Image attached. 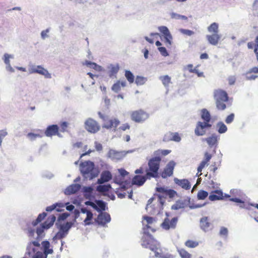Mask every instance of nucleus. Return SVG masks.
<instances>
[{"mask_svg": "<svg viewBox=\"0 0 258 258\" xmlns=\"http://www.w3.org/2000/svg\"><path fill=\"white\" fill-rule=\"evenodd\" d=\"M83 65H85L86 67L93 69L97 71L101 72L104 70L103 68L97 63L92 62L89 60H85V61L83 63Z\"/></svg>", "mask_w": 258, "mask_h": 258, "instance_id": "26", "label": "nucleus"}, {"mask_svg": "<svg viewBox=\"0 0 258 258\" xmlns=\"http://www.w3.org/2000/svg\"><path fill=\"white\" fill-rule=\"evenodd\" d=\"M70 214L67 213H64L60 214L57 219V222H60L61 221H63L66 219L69 216Z\"/></svg>", "mask_w": 258, "mask_h": 258, "instance_id": "55", "label": "nucleus"}, {"mask_svg": "<svg viewBox=\"0 0 258 258\" xmlns=\"http://www.w3.org/2000/svg\"><path fill=\"white\" fill-rule=\"evenodd\" d=\"M234 118V114L231 113L226 117V118L225 119V122L227 124H229L233 121Z\"/></svg>", "mask_w": 258, "mask_h": 258, "instance_id": "58", "label": "nucleus"}, {"mask_svg": "<svg viewBox=\"0 0 258 258\" xmlns=\"http://www.w3.org/2000/svg\"><path fill=\"white\" fill-rule=\"evenodd\" d=\"M229 84L232 85L234 84L236 80V78L234 76H231L228 77V79Z\"/></svg>", "mask_w": 258, "mask_h": 258, "instance_id": "63", "label": "nucleus"}, {"mask_svg": "<svg viewBox=\"0 0 258 258\" xmlns=\"http://www.w3.org/2000/svg\"><path fill=\"white\" fill-rule=\"evenodd\" d=\"M120 121L118 119L116 118L109 119L104 122L103 123L102 127L103 128H106L107 129H111L112 128H114V131L115 130V128L118 125Z\"/></svg>", "mask_w": 258, "mask_h": 258, "instance_id": "17", "label": "nucleus"}, {"mask_svg": "<svg viewBox=\"0 0 258 258\" xmlns=\"http://www.w3.org/2000/svg\"><path fill=\"white\" fill-rule=\"evenodd\" d=\"M35 232V229H32L31 227H30L28 229L27 234L28 236L30 237H33L34 235Z\"/></svg>", "mask_w": 258, "mask_h": 258, "instance_id": "61", "label": "nucleus"}, {"mask_svg": "<svg viewBox=\"0 0 258 258\" xmlns=\"http://www.w3.org/2000/svg\"><path fill=\"white\" fill-rule=\"evenodd\" d=\"M211 224L208 221V217H203L200 220L201 228L205 232L211 229Z\"/></svg>", "mask_w": 258, "mask_h": 258, "instance_id": "25", "label": "nucleus"}, {"mask_svg": "<svg viewBox=\"0 0 258 258\" xmlns=\"http://www.w3.org/2000/svg\"><path fill=\"white\" fill-rule=\"evenodd\" d=\"M68 127V122H67L66 121L62 122L60 124V131L61 132H64L67 131Z\"/></svg>", "mask_w": 258, "mask_h": 258, "instance_id": "54", "label": "nucleus"}, {"mask_svg": "<svg viewBox=\"0 0 258 258\" xmlns=\"http://www.w3.org/2000/svg\"><path fill=\"white\" fill-rule=\"evenodd\" d=\"M99 171L95 167L93 162L85 161L82 162V175L85 179H92L98 176Z\"/></svg>", "mask_w": 258, "mask_h": 258, "instance_id": "1", "label": "nucleus"}, {"mask_svg": "<svg viewBox=\"0 0 258 258\" xmlns=\"http://www.w3.org/2000/svg\"><path fill=\"white\" fill-rule=\"evenodd\" d=\"M111 188V186L110 184H99L96 187V190L101 193H105L108 191H109Z\"/></svg>", "mask_w": 258, "mask_h": 258, "instance_id": "30", "label": "nucleus"}, {"mask_svg": "<svg viewBox=\"0 0 258 258\" xmlns=\"http://www.w3.org/2000/svg\"><path fill=\"white\" fill-rule=\"evenodd\" d=\"M93 190V189L91 186H84L83 187V191L84 192V196L86 198V199H90V198L92 196Z\"/></svg>", "mask_w": 258, "mask_h": 258, "instance_id": "35", "label": "nucleus"}, {"mask_svg": "<svg viewBox=\"0 0 258 258\" xmlns=\"http://www.w3.org/2000/svg\"><path fill=\"white\" fill-rule=\"evenodd\" d=\"M190 198L186 197L183 200H177L175 203L171 206V209L177 210L180 209H183L190 204Z\"/></svg>", "mask_w": 258, "mask_h": 258, "instance_id": "12", "label": "nucleus"}, {"mask_svg": "<svg viewBox=\"0 0 258 258\" xmlns=\"http://www.w3.org/2000/svg\"><path fill=\"white\" fill-rule=\"evenodd\" d=\"M42 245L44 250L43 253L45 255V258H47L48 254H51L53 253V249L52 248H50V243L48 241H43L42 242Z\"/></svg>", "mask_w": 258, "mask_h": 258, "instance_id": "28", "label": "nucleus"}, {"mask_svg": "<svg viewBox=\"0 0 258 258\" xmlns=\"http://www.w3.org/2000/svg\"><path fill=\"white\" fill-rule=\"evenodd\" d=\"M218 137L215 134H213L211 136L204 139L203 141H206L209 146L212 148L214 146H217L218 141Z\"/></svg>", "mask_w": 258, "mask_h": 258, "instance_id": "24", "label": "nucleus"}, {"mask_svg": "<svg viewBox=\"0 0 258 258\" xmlns=\"http://www.w3.org/2000/svg\"><path fill=\"white\" fill-rule=\"evenodd\" d=\"M159 31L163 34L164 36L170 32L168 28L166 26H162L158 27Z\"/></svg>", "mask_w": 258, "mask_h": 258, "instance_id": "50", "label": "nucleus"}, {"mask_svg": "<svg viewBox=\"0 0 258 258\" xmlns=\"http://www.w3.org/2000/svg\"><path fill=\"white\" fill-rule=\"evenodd\" d=\"M68 204L69 203H66L65 204L62 203H56L46 207V211L47 212H51L55 209L57 212H61L64 210L66 205Z\"/></svg>", "mask_w": 258, "mask_h": 258, "instance_id": "22", "label": "nucleus"}, {"mask_svg": "<svg viewBox=\"0 0 258 258\" xmlns=\"http://www.w3.org/2000/svg\"><path fill=\"white\" fill-rule=\"evenodd\" d=\"M170 151L168 150H158L157 151H156L154 153V155L156 156H160V155L161 154L164 156H166L168 155L169 153H170Z\"/></svg>", "mask_w": 258, "mask_h": 258, "instance_id": "44", "label": "nucleus"}, {"mask_svg": "<svg viewBox=\"0 0 258 258\" xmlns=\"http://www.w3.org/2000/svg\"><path fill=\"white\" fill-rule=\"evenodd\" d=\"M82 213L87 214V216L84 222L85 225H89L90 224V221H91L93 218V214L90 212H88L85 209L82 208Z\"/></svg>", "mask_w": 258, "mask_h": 258, "instance_id": "33", "label": "nucleus"}, {"mask_svg": "<svg viewBox=\"0 0 258 258\" xmlns=\"http://www.w3.org/2000/svg\"><path fill=\"white\" fill-rule=\"evenodd\" d=\"M185 244L188 247L195 248L199 245V243L198 242L189 240L185 242Z\"/></svg>", "mask_w": 258, "mask_h": 258, "instance_id": "47", "label": "nucleus"}, {"mask_svg": "<svg viewBox=\"0 0 258 258\" xmlns=\"http://www.w3.org/2000/svg\"><path fill=\"white\" fill-rule=\"evenodd\" d=\"M40 132L42 133V131H40ZM27 136L31 141H34L37 138H42L43 136L42 134L40 133L34 134L32 133H29L27 134Z\"/></svg>", "mask_w": 258, "mask_h": 258, "instance_id": "40", "label": "nucleus"}, {"mask_svg": "<svg viewBox=\"0 0 258 258\" xmlns=\"http://www.w3.org/2000/svg\"><path fill=\"white\" fill-rule=\"evenodd\" d=\"M66 235L67 234L59 230V231L56 234L55 237L57 239H61L66 236Z\"/></svg>", "mask_w": 258, "mask_h": 258, "instance_id": "59", "label": "nucleus"}, {"mask_svg": "<svg viewBox=\"0 0 258 258\" xmlns=\"http://www.w3.org/2000/svg\"><path fill=\"white\" fill-rule=\"evenodd\" d=\"M228 229L226 227H222L220 229V230L219 232V234L221 236H227L228 235Z\"/></svg>", "mask_w": 258, "mask_h": 258, "instance_id": "56", "label": "nucleus"}, {"mask_svg": "<svg viewBox=\"0 0 258 258\" xmlns=\"http://www.w3.org/2000/svg\"><path fill=\"white\" fill-rule=\"evenodd\" d=\"M154 239L152 235H144L142 238V245L145 248H149L151 250L154 251L156 249L155 246L152 244Z\"/></svg>", "mask_w": 258, "mask_h": 258, "instance_id": "9", "label": "nucleus"}, {"mask_svg": "<svg viewBox=\"0 0 258 258\" xmlns=\"http://www.w3.org/2000/svg\"><path fill=\"white\" fill-rule=\"evenodd\" d=\"M119 68V65L118 64H117L116 65L110 64L108 66V69L110 70L109 76L111 77L113 76L114 74H116L118 72Z\"/></svg>", "mask_w": 258, "mask_h": 258, "instance_id": "37", "label": "nucleus"}, {"mask_svg": "<svg viewBox=\"0 0 258 258\" xmlns=\"http://www.w3.org/2000/svg\"><path fill=\"white\" fill-rule=\"evenodd\" d=\"M148 178L149 179L146 175L145 176L135 175L133 178L132 184L139 186H142L144 184Z\"/></svg>", "mask_w": 258, "mask_h": 258, "instance_id": "21", "label": "nucleus"}, {"mask_svg": "<svg viewBox=\"0 0 258 258\" xmlns=\"http://www.w3.org/2000/svg\"><path fill=\"white\" fill-rule=\"evenodd\" d=\"M177 221V217L173 218L171 221L168 218H166L162 223L161 226L165 230H169L170 228L174 229L176 227Z\"/></svg>", "mask_w": 258, "mask_h": 258, "instance_id": "11", "label": "nucleus"}, {"mask_svg": "<svg viewBox=\"0 0 258 258\" xmlns=\"http://www.w3.org/2000/svg\"><path fill=\"white\" fill-rule=\"evenodd\" d=\"M179 31L182 34L189 36L192 35L195 33V32L191 30L183 28L179 29Z\"/></svg>", "mask_w": 258, "mask_h": 258, "instance_id": "48", "label": "nucleus"}, {"mask_svg": "<svg viewBox=\"0 0 258 258\" xmlns=\"http://www.w3.org/2000/svg\"><path fill=\"white\" fill-rule=\"evenodd\" d=\"M29 73L30 74L37 73L44 76L46 78H51V75L48 71L41 66L32 67L29 69Z\"/></svg>", "mask_w": 258, "mask_h": 258, "instance_id": "10", "label": "nucleus"}, {"mask_svg": "<svg viewBox=\"0 0 258 258\" xmlns=\"http://www.w3.org/2000/svg\"><path fill=\"white\" fill-rule=\"evenodd\" d=\"M45 135L47 137H52L53 136H58L60 137L59 133V127L57 125L52 124L47 126L45 132Z\"/></svg>", "mask_w": 258, "mask_h": 258, "instance_id": "14", "label": "nucleus"}, {"mask_svg": "<svg viewBox=\"0 0 258 258\" xmlns=\"http://www.w3.org/2000/svg\"><path fill=\"white\" fill-rule=\"evenodd\" d=\"M111 218L110 215L107 213H101L97 217V222L98 224L104 226L106 223L110 221Z\"/></svg>", "mask_w": 258, "mask_h": 258, "instance_id": "16", "label": "nucleus"}, {"mask_svg": "<svg viewBox=\"0 0 258 258\" xmlns=\"http://www.w3.org/2000/svg\"><path fill=\"white\" fill-rule=\"evenodd\" d=\"M72 225L73 223L72 222H67L65 224L60 225L59 230L67 234L69 230Z\"/></svg>", "mask_w": 258, "mask_h": 258, "instance_id": "38", "label": "nucleus"}, {"mask_svg": "<svg viewBox=\"0 0 258 258\" xmlns=\"http://www.w3.org/2000/svg\"><path fill=\"white\" fill-rule=\"evenodd\" d=\"M149 160V169L146 171V176L149 179L151 177L156 178L158 176L160 162L161 158L160 156H156Z\"/></svg>", "mask_w": 258, "mask_h": 258, "instance_id": "2", "label": "nucleus"}, {"mask_svg": "<svg viewBox=\"0 0 258 258\" xmlns=\"http://www.w3.org/2000/svg\"><path fill=\"white\" fill-rule=\"evenodd\" d=\"M180 255L182 258H190V254L184 249H181L179 250Z\"/></svg>", "mask_w": 258, "mask_h": 258, "instance_id": "51", "label": "nucleus"}, {"mask_svg": "<svg viewBox=\"0 0 258 258\" xmlns=\"http://www.w3.org/2000/svg\"><path fill=\"white\" fill-rule=\"evenodd\" d=\"M148 117L149 114L142 109L133 111L131 114L132 119L136 122H142Z\"/></svg>", "mask_w": 258, "mask_h": 258, "instance_id": "6", "label": "nucleus"}, {"mask_svg": "<svg viewBox=\"0 0 258 258\" xmlns=\"http://www.w3.org/2000/svg\"><path fill=\"white\" fill-rule=\"evenodd\" d=\"M112 178V175L109 171H103L100 178L98 179L97 183L101 184L109 181Z\"/></svg>", "mask_w": 258, "mask_h": 258, "instance_id": "19", "label": "nucleus"}, {"mask_svg": "<svg viewBox=\"0 0 258 258\" xmlns=\"http://www.w3.org/2000/svg\"><path fill=\"white\" fill-rule=\"evenodd\" d=\"M201 118L204 121H210L211 117L209 111L206 109L201 110Z\"/></svg>", "mask_w": 258, "mask_h": 258, "instance_id": "32", "label": "nucleus"}, {"mask_svg": "<svg viewBox=\"0 0 258 258\" xmlns=\"http://www.w3.org/2000/svg\"><path fill=\"white\" fill-rule=\"evenodd\" d=\"M159 79L166 88L168 87L171 83V78L168 75L160 76Z\"/></svg>", "mask_w": 258, "mask_h": 258, "instance_id": "34", "label": "nucleus"}, {"mask_svg": "<svg viewBox=\"0 0 258 258\" xmlns=\"http://www.w3.org/2000/svg\"><path fill=\"white\" fill-rule=\"evenodd\" d=\"M209 32L212 34H218L219 25L218 23L214 22L212 23L207 28Z\"/></svg>", "mask_w": 258, "mask_h": 258, "instance_id": "31", "label": "nucleus"}, {"mask_svg": "<svg viewBox=\"0 0 258 258\" xmlns=\"http://www.w3.org/2000/svg\"><path fill=\"white\" fill-rule=\"evenodd\" d=\"M56 220V217L54 215H51L47 218L46 220L42 224L39 228H37L36 232L37 234L36 240L40 241L43 236L44 229H48L53 225L54 222Z\"/></svg>", "mask_w": 258, "mask_h": 258, "instance_id": "5", "label": "nucleus"}, {"mask_svg": "<svg viewBox=\"0 0 258 258\" xmlns=\"http://www.w3.org/2000/svg\"><path fill=\"white\" fill-rule=\"evenodd\" d=\"M215 192L218 194H211L209 196V199L211 201H215L217 200H220L223 199V192L221 190H216Z\"/></svg>", "mask_w": 258, "mask_h": 258, "instance_id": "29", "label": "nucleus"}, {"mask_svg": "<svg viewBox=\"0 0 258 258\" xmlns=\"http://www.w3.org/2000/svg\"><path fill=\"white\" fill-rule=\"evenodd\" d=\"M134 151V150H130L127 151H119L114 149H110L106 155V156L113 161L118 162L122 160L127 154L132 153Z\"/></svg>", "mask_w": 258, "mask_h": 258, "instance_id": "4", "label": "nucleus"}, {"mask_svg": "<svg viewBox=\"0 0 258 258\" xmlns=\"http://www.w3.org/2000/svg\"><path fill=\"white\" fill-rule=\"evenodd\" d=\"M210 121H204V122L198 121L196 124L195 129V134L197 136H202L206 134V128H210L212 125Z\"/></svg>", "mask_w": 258, "mask_h": 258, "instance_id": "7", "label": "nucleus"}, {"mask_svg": "<svg viewBox=\"0 0 258 258\" xmlns=\"http://www.w3.org/2000/svg\"><path fill=\"white\" fill-rule=\"evenodd\" d=\"M225 101H217L216 100V107L218 109L224 110L226 107V104L224 103Z\"/></svg>", "mask_w": 258, "mask_h": 258, "instance_id": "45", "label": "nucleus"}, {"mask_svg": "<svg viewBox=\"0 0 258 258\" xmlns=\"http://www.w3.org/2000/svg\"><path fill=\"white\" fill-rule=\"evenodd\" d=\"M157 192H159V194L157 195L158 200V201L160 203L162 206L165 203L164 199L167 198V196L169 198H173L175 195H177V192L171 189H168L167 187H157L156 188Z\"/></svg>", "mask_w": 258, "mask_h": 258, "instance_id": "3", "label": "nucleus"}, {"mask_svg": "<svg viewBox=\"0 0 258 258\" xmlns=\"http://www.w3.org/2000/svg\"><path fill=\"white\" fill-rule=\"evenodd\" d=\"M94 144H95V147L96 151H97L98 152H100L102 150L103 147H102V145L100 143L95 142Z\"/></svg>", "mask_w": 258, "mask_h": 258, "instance_id": "62", "label": "nucleus"}, {"mask_svg": "<svg viewBox=\"0 0 258 258\" xmlns=\"http://www.w3.org/2000/svg\"><path fill=\"white\" fill-rule=\"evenodd\" d=\"M214 98L215 100L217 101H227L228 96L227 93L225 91L217 90L214 92Z\"/></svg>", "mask_w": 258, "mask_h": 258, "instance_id": "15", "label": "nucleus"}, {"mask_svg": "<svg viewBox=\"0 0 258 258\" xmlns=\"http://www.w3.org/2000/svg\"><path fill=\"white\" fill-rule=\"evenodd\" d=\"M81 188V185L79 184H72L68 186L64 190V194L71 195L75 194Z\"/></svg>", "mask_w": 258, "mask_h": 258, "instance_id": "20", "label": "nucleus"}, {"mask_svg": "<svg viewBox=\"0 0 258 258\" xmlns=\"http://www.w3.org/2000/svg\"><path fill=\"white\" fill-rule=\"evenodd\" d=\"M125 76L126 79L130 83H132L134 81V76L133 73L130 71H125Z\"/></svg>", "mask_w": 258, "mask_h": 258, "instance_id": "42", "label": "nucleus"}, {"mask_svg": "<svg viewBox=\"0 0 258 258\" xmlns=\"http://www.w3.org/2000/svg\"><path fill=\"white\" fill-rule=\"evenodd\" d=\"M218 128V132L220 134L225 133L227 130V127L226 125L223 122H219L217 124Z\"/></svg>", "mask_w": 258, "mask_h": 258, "instance_id": "39", "label": "nucleus"}, {"mask_svg": "<svg viewBox=\"0 0 258 258\" xmlns=\"http://www.w3.org/2000/svg\"><path fill=\"white\" fill-rule=\"evenodd\" d=\"M174 181L177 185L185 190L189 189L191 187L190 183L187 179H179L177 178H174Z\"/></svg>", "mask_w": 258, "mask_h": 258, "instance_id": "18", "label": "nucleus"}, {"mask_svg": "<svg viewBox=\"0 0 258 258\" xmlns=\"http://www.w3.org/2000/svg\"><path fill=\"white\" fill-rule=\"evenodd\" d=\"M144 219L146 221L147 225L152 224L156 221L154 218L151 217L145 216Z\"/></svg>", "mask_w": 258, "mask_h": 258, "instance_id": "57", "label": "nucleus"}, {"mask_svg": "<svg viewBox=\"0 0 258 258\" xmlns=\"http://www.w3.org/2000/svg\"><path fill=\"white\" fill-rule=\"evenodd\" d=\"M7 135V132L5 130H1L0 131V146H2V143L3 141V138L6 136Z\"/></svg>", "mask_w": 258, "mask_h": 258, "instance_id": "60", "label": "nucleus"}, {"mask_svg": "<svg viewBox=\"0 0 258 258\" xmlns=\"http://www.w3.org/2000/svg\"><path fill=\"white\" fill-rule=\"evenodd\" d=\"M146 228L145 227L144 228V235L150 236V235H151L149 233L150 230H151L152 232H155V230L154 228H152L149 225H147L146 226Z\"/></svg>", "mask_w": 258, "mask_h": 258, "instance_id": "49", "label": "nucleus"}, {"mask_svg": "<svg viewBox=\"0 0 258 258\" xmlns=\"http://www.w3.org/2000/svg\"><path fill=\"white\" fill-rule=\"evenodd\" d=\"M171 18L175 20H179L180 19L181 15L172 12L170 14Z\"/></svg>", "mask_w": 258, "mask_h": 258, "instance_id": "64", "label": "nucleus"}, {"mask_svg": "<svg viewBox=\"0 0 258 258\" xmlns=\"http://www.w3.org/2000/svg\"><path fill=\"white\" fill-rule=\"evenodd\" d=\"M206 38L210 44L213 45H216L221 38V36L219 34H212L207 35Z\"/></svg>", "mask_w": 258, "mask_h": 258, "instance_id": "23", "label": "nucleus"}, {"mask_svg": "<svg viewBox=\"0 0 258 258\" xmlns=\"http://www.w3.org/2000/svg\"><path fill=\"white\" fill-rule=\"evenodd\" d=\"M208 196V192L204 190H200L197 195L198 200H204Z\"/></svg>", "mask_w": 258, "mask_h": 258, "instance_id": "41", "label": "nucleus"}, {"mask_svg": "<svg viewBox=\"0 0 258 258\" xmlns=\"http://www.w3.org/2000/svg\"><path fill=\"white\" fill-rule=\"evenodd\" d=\"M158 49L160 51V52L162 54V55H163L164 56H167L169 55L165 47H159L158 48Z\"/></svg>", "mask_w": 258, "mask_h": 258, "instance_id": "53", "label": "nucleus"}, {"mask_svg": "<svg viewBox=\"0 0 258 258\" xmlns=\"http://www.w3.org/2000/svg\"><path fill=\"white\" fill-rule=\"evenodd\" d=\"M175 163L173 161H170L165 167L163 172L161 174V176L163 178H166L168 176H170L173 174V170Z\"/></svg>", "mask_w": 258, "mask_h": 258, "instance_id": "13", "label": "nucleus"}, {"mask_svg": "<svg viewBox=\"0 0 258 258\" xmlns=\"http://www.w3.org/2000/svg\"><path fill=\"white\" fill-rule=\"evenodd\" d=\"M112 91L115 93H118L121 89L120 81L115 83L111 88Z\"/></svg>", "mask_w": 258, "mask_h": 258, "instance_id": "52", "label": "nucleus"}, {"mask_svg": "<svg viewBox=\"0 0 258 258\" xmlns=\"http://www.w3.org/2000/svg\"><path fill=\"white\" fill-rule=\"evenodd\" d=\"M147 79L146 78L137 76L135 80V83L137 85H143L145 83Z\"/></svg>", "mask_w": 258, "mask_h": 258, "instance_id": "43", "label": "nucleus"}, {"mask_svg": "<svg viewBox=\"0 0 258 258\" xmlns=\"http://www.w3.org/2000/svg\"><path fill=\"white\" fill-rule=\"evenodd\" d=\"M94 205V209L98 212H102L105 210L106 204L102 200H96Z\"/></svg>", "mask_w": 258, "mask_h": 258, "instance_id": "27", "label": "nucleus"}, {"mask_svg": "<svg viewBox=\"0 0 258 258\" xmlns=\"http://www.w3.org/2000/svg\"><path fill=\"white\" fill-rule=\"evenodd\" d=\"M170 134L171 136V140L176 142H179L181 141V138L178 133H173Z\"/></svg>", "mask_w": 258, "mask_h": 258, "instance_id": "46", "label": "nucleus"}, {"mask_svg": "<svg viewBox=\"0 0 258 258\" xmlns=\"http://www.w3.org/2000/svg\"><path fill=\"white\" fill-rule=\"evenodd\" d=\"M85 127L91 133H95L100 130V126L98 123L92 118H89L85 121Z\"/></svg>", "mask_w": 258, "mask_h": 258, "instance_id": "8", "label": "nucleus"}, {"mask_svg": "<svg viewBox=\"0 0 258 258\" xmlns=\"http://www.w3.org/2000/svg\"><path fill=\"white\" fill-rule=\"evenodd\" d=\"M47 214L43 212L40 214L37 217V219L32 222V225L35 227L38 223H40L46 216Z\"/></svg>", "mask_w": 258, "mask_h": 258, "instance_id": "36", "label": "nucleus"}]
</instances>
